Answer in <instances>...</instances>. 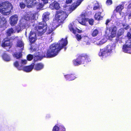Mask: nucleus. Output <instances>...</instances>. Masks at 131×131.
<instances>
[{
	"label": "nucleus",
	"instance_id": "5",
	"mask_svg": "<svg viewBox=\"0 0 131 131\" xmlns=\"http://www.w3.org/2000/svg\"><path fill=\"white\" fill-rule=\"evenodd\" d=\"M38 24L41 26H37L36 29L39 35L41 36L46 31L47 27V25L46 22L43 23L42 22L39 23Z\"/></svg>",
	"mask_w": 131,
	"mask_h": 131
},
{
	"label": "nucleus",
	"instance_id": "6",
	"mask_svg": "<svg viewBox=\"0 0 131 131\" xmlns=\"http://www.w3.org/2000/svg\"><path fill=\"white\" fill-rule=\"evenodd\" d=\"M125 45H123L122 49L123 52H125L130 53L129 48L131 49V41L128 40L126 42Z\"/></svg>",
	"mask_w": 131,
	"mask_h": 131
},
{
	"label": "nucleus",
	"instance_id": "12",
	"mask_svg": "<svg viewBox=\"0 0 131 131\" xmlns=\"http://www.w3.org/2000/svg\"><path fill=\"white\" fill-rule=\"evenodd\" d=\"M44 67L43 65L41 63H38L36 64L34 63V68L35 70L38 71L42 69Z\"/></svg>",
	"mask_w": 131,
	"mask_h": 131
},
{
	"label": "nucleus",
	"instance_id": "40",
	"mask_svg": "<svg viewBox=\"0 0 131 131\" xmlns=\"http://www.w3.org/2000/svg\"><path fill=\"white\" fill-rule=\"evenodd\" d=\"M36 4H37V6L38 9H40L42 8L43 6V5L41 3H36Z\"/></svg>",
	"mask_w": 131,
	"mask_h": 131
},
{
	"label": "nucleus",
	"instance_id": "30",
	"mask_svg": "<svg viewBox=\"0 0 131 131\" xmlns=\"http://www.w3.org/2000/svg\"><path fill=\"white\" fill-rule=\"evenodd\" d=\"M124 8V6L122 5H119L117 6L116 9V12L121 13L122 10Z\"/></svg>",
	"mask_w": 131,
	"mask_h": 131
},
{
	"label": "nucleus",
	"instance_id": "44",
	"mask_svg": "<svg viewBox=\"0 0 131 131\" xmlns=\"http://www.w3.org/2000/svg\"><path fill=\"white\" fill-rule=\"evenodd\" d=\"M19 6L21 9H24L25 8L26 5L24 3L20 2L19 4Z\"/></svg>",
	"mask_w": 131,
	"mask_h": 131
},
{
	"label": "nucleus",
	"instance_id": "29",
	"mask_svg": "<svg viewBox=\"0 0 131 131\" xmlns=\"http://www.w3.org/2000/svg\"><path fill=\"white\" fill-rule=\"evenodd\" d=\"M68 27L70 31L72 32V33L74 34H76V30L74 29L73 25L71 24H70L69 25Z\"/></svg>",
	"mask_w": 131,
	"mask_h": 131
},
{
	"label": "nucleus",
	"instance_id": "35",
	"mask_svg": "<svg viewBox=\"0 0 131 131\" xmlns=\"http://www.w3.org/2000/svg\"><path fill=\"white\" fill-rule=\"evenodd\" d=\"M34 58L33 55L29 54L27 55V59L28 60L30 61L31 60Z\"/></svg>",
	"mask_w": 131,
	"mask_h": 131
},
{
	"label": "nucleus",
	"instance_id": "26",
	"mask_svg": "<svg viewBox=\"0 0 131 131\" xmlns=\"http://www.w3.org/2000/svg\"><path fill=\"white\" fill-rule=\"evenodd\" d=\"M15 32L14 30L12 28H9L7 30L6 32L7 35L8 36H10L11 34Z\"/></svg>",
	"mask_w": 131,
	"mask_h": 131
},
{
	"label": "nucleus",
	"instance_id": "13",
	"mask_svg": "<svg viewBox=\"0 0 131 131\" xmlns=\"http://www.w3.org/2000/svg\"><path fill=\"white\" fill-rule=\"evenodd\" d=\"M34 63H32L30 65L24 67L23 68L24 71L26 72H29L31 71L34 68Z\"/></svg>",
	"mask_w": 131,
	"mask_h": 131
},
{
	"label": "nucleus",
	"instance_id": "1",
	"mask_svg": "<svg viewBox=\"0 0 131 131\" xmlns=\"http://www.w3.org/2000/svg\"><path fill=\"white\" fill-rule=\"evenodd\" d=\"M68 43L67 37H66L64 39L62 38L57 43H52L50 46L49 49L47 50V52L45 53L44 57L51 58L57 56Z\"/></svg>",
	"mask_w": 131,
	"mask_h": 131
},
{
	"label": "nucleus",
	"instance_id": "21",
	"mask_svg": "<svg viewBox=\"0 0 131 131\" xmlns=\"http://www.w3.org/2000/svg\"><path fill=\"white\" fill-rule=\"evenodd\" d=\"M114 49L115 47L113 44L111 45H108L107 46L106 50L110 54L112 52V50Z\"/></svg>",
	"mask_w": 131,
	"mask_h": 131
},
{
	"label": "nucleus",
	"instance_id": "3",
	"mask_svg": "<svg viewBox=\"0 0 131 131\" xmlns=\"http://www.w3.org/2000/svg\"><path fill=\"white\" fill-rule=\"evenodd\" d=\"M13 8L11 3L8 1L2 2L0 4V12L4 15H9Z\"/></svg>",
	"mask_w": 131,
	"mask_h": 131
},
{
	"label": "nucleus",
	"instance_id": "47",
	"mask_svg": "<svg viewBox=\"0 0 131 131\" xmlns=\"http://www.w3.org/2000/svg\"><path fill=\"white\" fill-rule=\"evenodd\" d=\"M75 29L76 32H77L78 33H81L82 32V30H81L77 28H76Z\"/></svg>",
	"mask_w": 131,
	"mask_h": 131
},
{
	"label": "nucleus",
	"instance_id": "41",
	"mask_svg": "<svg viewBox=\"0 0 131 131\" xmlns=\"http://www.w3.org/2000/svg\"><path fill=\"white\" fill-rule=\"evenodd\" d=\"M75 37L77 39L78 41H80L81 40L82 38V37L81 36V35L78 34H77L76 35Z\"/></svg>",
	"mask_w": 131,
	"mask_h": 131
},
{
	"label": "nucleus",
	"instance_id": "52",
	"mask_svg": "<svg viewBox=\"0 0 131 131\" xmlns=\"http://www.w3.org/2000/svg\"><path fill=\"white\" fill-rule=\"evenodd\" d=\"M129 26L127 25L126 27H125L124 28V29L125 30H127L129 28Z\"/></svg>",
	"mask_w": 131,
	"mask_h": 131
},
{
	"label": "nucleus",
	"instance_id": "38",
	"mask_svg": "<svg viewBox=\"0 0 131 131\" xmlns=\"http://www.w3.org/2000/svg\"><path fill=\"white\" fill-rule=\"evenodd\" d=\"M59 131H66V128L63 125H59Z\"/></svg>",
	"mask_w": 131,
	"mask_h": 131
},
{
	"label": "nucleus",
	"instance_id": "7",
	"mask_svg": "<svg viewBox=\"0 0 131 131\" xmlns=\"http://www.w3.org/2000/svg\"><path fill=\"white\" fill-rule=\"evenodd\" d=\"M10 24L12 26H15L17 23L18 18L17 15L12 16L9 18Z\"/></svg>",
	"mask_w": 131,
	"mask_h": 131
},
{
	"label": "nucleus",
	"instance_id": "9",
	"mask_svg": "<svg viewBox=\"0 0 131 131\" xmlns=\"http://www.w3.org/2000/svg\"><path fill=\"white\" fill-rule=\"evenodd\" d=\"M36 35L35 33L31 31L29 36V38L30 42L31 43H34L36 39Z\"/></svg>",
	"mask_w": 131,
	"mask_h": 131
},
{
	"label": "nucleus",
	"instance_id": "10",
	"mask_svg": "<svg viewBox=\"0 0 131 131\" xmlns=\"http://www.w3.org/2000/svg\"><path fill=\"white\" fill-rule=\"evenodd\" d=\"M117 28L116 26L113 25L109 28V30H111L110 37L112 38L115 37L116 35Z\"/></svg>",
	"mask_w": 131,
	"mask_h": 131
},
{
	"label": "nucleus",
	"instance_id": "4",
	"mask_svg": "<svg viewBox=\"0 0 131 131\" xmlns=\"http://www.w3.org/2000/svg\"><path fill=\"white\" fill-rule=\"evenodd\" d=\"M68 16L67 13L62 10H57L55 12V18L58 22L61 23L63 22Z\"/></svg>",
	"mask_w": 131,
	"mask_h": 131
},
{
	"label": "nucleus",
	"instance_id": "15",
	"mask_svg": "<svg viewBox=\"0 0 131 131\" xmlns=\"http://www.w3.org/2000/svg\"><path fill=\"white\" fill-rule=\"evenodd\" d=\"M50 14L48 12H46L44 13L42 16V21L43 23L46 22V21L49 19V15Z\"/></svg>",
	"mask_w": 131,
	"mask_h": 131
},
{
	"label": "nucleus",
	"instance_id": "2",
	"mask_svg": "<svg viewBox=\"0 0 131 131\" xmlns=\"http://www.w3.org/2000/svg\"><path fill=\"white\" fill-rule=\"evenodd\" d=\"M90 61V60L88 55L84 53L78 54L76 59L73 60V63L75 66H78L85 64Z\"/></svg>",
	"mask_w": 131,
	"mask_h": 131
},
{
	"label": "nucleus",
	"instance_id": "16",
	"mask_svg": "<svg viewBox=\"0 0 131 131\" xmlns=\"http://www.w3.org/2000/svg\"><path fill=\"white\" fill-rule=\"evenodd\" d=\"M64 77L67 80L71 81L75 79L74 75L73 74H68L64 75Z\"/></svg>",
	"mask_w": 131,
	"mask_h": 131
},
{
	"label": "nucleus",
	"instance_id": "18",
	"mask_svg": "<svg viewBox=\"0 0 131 131\" xmlns=\"http://www.w3.org/2000/svg\"><path fill=\"white\" fill-rule=\"evenodd\" d=\"M7 21L6 19L4 17L0 18V27H2L6 25Z\"/></svg>",
	"mask_w": 131,
	"mask_h": 131
},
{
	"label": "nucleus",
	"instance_id": "36",
	"mask_svg": "<svg viewBox=\"0 0 131 131\" xmlns=\"http://www.w3.org/2000/svg\"><path fill=\"white\" fill-rule=\"evenodd\" d=\"M24 44L22 41L19 40L17 42V46L21 48L22 47H23Z\"/></svg>",
	"mask_w": 131,
	"mask_h": 131
},
{
	"label": "nucleus",
	"instance_id": "28",
	"mask_svg": "<svg viewBox=\"0 0 131 131\" xmlns=\"http://www.w3.org/2000/svg\"><path fill=\"white\" fill-rule=\"evenodd\" d=\"M99 31L97 29H93L91 31V35L93 37L96 36L98 34Z\"/></svg>",
	"mask_w": 131,
	"mask_h": 131
},
{
	"label": "nucleus",
	"instance_id": "49",
	"mask_svg": "<svg viewBox=\"0 0 131 131\" xmlns=\"http://www.w3.org/2000/svg\"><path fill=\"white\" fill-rule=\"evenodd\" d=\"M111 20H109V19H106V22L105 23V24L106 25H108V23H109L110 21Z\"/></svg>",
	"mask_w": 131,
	"mask_h": 131
},
{
	"label": "nucleus",
	"instance_id": "53",
	"mask_svg": "<svg viewBox=\"0 0 131 131\" xmlns=\"http://www.w3.org/2000/svg\"><path fill=\"white\" fill-rule=\"evenodd\" d=\"M30 49L31 50H32V49H33V48L31 46L30 47Z\"/></svg>",
	"mask_w": 131,
	"mask_h": 131
},
{
	"label": "nucleus",
	"instance_id": "33",
	"mask_svg": "<svg viewBox=\"0 0 131 131\" xmlns=\"http://www.w3.org/2000/svg\"><path fill=\"white\" fill-rule=\"evenodd\" d=\"M97 5H95L93 7V9L95 10L97 9H99V10L101 9L102 11H103V9L102 7L100 6L99 4L98 3H97Z\"/></svg>",
	"mask_w": 131,
	"mask_h": 131
},
{
	"label": "nucleus",
	"instance_id": "19",
	"mask_svg": "<svg viewBox=\"0 0 131 131\" xmlns=\"http://www.w3.org/2000/svg\"><path fill=\"white\" fill-rule=\"evenodd\" d=\"M103 11H101V12H98L96 13L94 15V18L95 20H101L103 17L101 16L102 13Z\"/></svg>",
	"mask_w": 131,
	"mask_h": 131
},
{
	"label": "nucleus",
	"instance_id": "34",
	"mask_svg": "<svg viewBox=\"0 0 131 131\" xmlns=\"http://www.w3.org/2000/svg\"><path fill=\"white\" fill-rule=\"evenodd\" d=\"M86 20V18H82L81 20H79V22L81 24L83 25H86L85 21Z\"/></svg>",
	"mask_w": 131,
	"mask_h": 131
},
{
	"label": "nucleus",
	"instance_id": "31",
	"mask_svg": "<svg viewBox=\"0 0 131 131\" xmlns=\"http://www.w3.org/2000/svg\"><path fill=\"white\" fill-rule=\"evenodd\" d=\"M54 29L52 28L51 27H48V29L47 32V34H49L51 33H52V34H54L53 31L54 30Z\"/></svg>",
	"mask_w": 131,
	"mask_h": 131
},
{
	"label": "nucleus",
	"instance_id": "22",
	"mask_svg": "<svg viewBox=\"0 0 131 131\" xmlns=\"http://www.w3.org/2000/svg\"><path fill=\"white\" fill-rule=\"evenodd\" d=\"M35 17L34 15H32V16L30 17L28 15H25L24 16V19L26 20H31V21L32 20H34Z\"/></svg>",
	"mask_w": 131,
	"mask_h": 131
},
{
	"label": "nucleus",
	"instance_id": "8",
	"mask_svg": "<svg viewBox=\"0 0 131 131\" xmlns=\"http://www.w3.org/2000/svg\"><path fill=\"white\" fill-rule=\"evenodd\" d=\"M49 7L52 9H55L56 10H59L60 8L59 3L55 1L50 5Z\"/></svg>",
	"mask_w": 131,
	"mask_h": 131
},
{
	"label": "nucleus",
	"instance_id": "45",
	"mask_svg": "<svg viewBox=\"0 0 131 131\" xmlns=\"http://www.w3.org/2000/svg\"><path fill=\"white\" fill-rule=\"evenodd\" d=\"M127 37L129 39H131V34L129 32H127Z\"/></svg>",
	"mask_w": 131,
	"mask_h": 131
},
{
	"label": "nucleus",
	"instance_id": "50",
	"mask_svg": "<svg viewBox=\"0 0 131 131\" xmlns=\"http://www.w3.org/2000/svg\"><path fill=\"white\" fill-rule=\"evenodd\" d=\"M44 4H47L48 3V0H41Z\"/></svg>",
	"mask_w": 131,
	"mask_h": 131
},
{
	"label": "nucleus",
	"instance_id": "11",
	"mask_svg": "<svg viewBox=\"0 0 131 131\" xmlns=\"http://www.w3.org/2000/svg\"><path fill=\"white\" fill-rule=\"evenodd\" d=\"M124 32V29L122 28L119 29L118 30L117 33V37L115 38V40L114 42L115 43H116L118 42L119 40V37L123 34Z\"/></svg>",
	"mask_w": 131,
	"mask_h": 131
},
{
	"label": "nucleus",
	"instance_id": "43",
	"mask_svg": "<svg viewBox=\"0 0 131 131\" xmlns=\"http://www.w3.org/2000/svg\"><path fill=\"white\" fill-rule=\"evenodd\" d=\"M113 3L112 0H107L106 2V4L107 5H110Z\"/></svg>",
	"mask_w": 131,
	"mask_h": 131
},
{
	"label": "nucleus",
	"instance_id": "37",
	"mask_svg": "<svg viewBox=\"0 0 131 131\" xmlns=\"http://www.w3.org/2000/svg\"><path fill=\"white\" fill-rule=\"evenodd\" d=\"M59 125L57 124L55 125L53 127L52 131H59Z\"/></svg>",
	"mask_w": 131,
	"mask_h": 131
},
{
	"label": "nucleus",
	"instance_id": "17",
	"mask_svg": "<svg viewBox=\"0 0 131 131\" xmlns=\"http://www.w3.org/2000/svg\"><path fill=\"white\" fill-rule=\"evenodd\" d=\"M110 54V53L106 49L102 51H101L99 53V55L100 57H106Z\"/></svg>",
	"mask_w": 131,
	"mask_h": 131
},
{
	"label": "nucleus",
	"instance_id": "42",
	"mask_svg": "<svg viewBox=\"0 0 131 131\" xmlns=\"http://www.w3.org/2000/svg\"><path fill=\"white\" fill-rule=\"evenodd\" d=\"M14 66L16 67L19 69V64L18 62L17 61H16L13 64Z\"/></svg>",
	"mask_w": 131,
	"mask_h": 131
},
{
	"label": "nucleus",
	"instance_id": "54",
	"mask_svg": "<svg viewBox=\"0 0 131 131\" xmlns=\"http://www.w3.org/2000/svg\"><path fill=\"white\" fill-rule=\"evenodd\" d=\"M125 26V25H123V26Z\"/></svg>",
	"mask_w": 131,
	"mask_h": 131
},
{
	"label": "nucleus",
	"instance_id": "20",
	"mask_svg": "<svg viewBox=\"0 0 131 131\" xmlns=\"http://www.w3.org/2000/svg\"><path fill=\"white\" fill-rule=\"evenodd\" d=\"M10 43L9 40L4 39L1 44V46L3 47L9 46H10Z\"/></svg>",
	"mask_w": 131,
	"mask_h": 131
},
{
	"label": "nucleus",
	"instance_id": "32",
	"mask_svg": "<svg viewBox=\"0 0 131 131\" xmlns=\"http://www.w3.org/2000/svg\"><path fill=\"white\" fill-rule=\"evenodd\" d=\"M43 57L40 54L35 56L34 57V60L35 61H37L38 60H41L42 58Z\"/></svg>",
	"mask_w": 131,
	"mask_h": 131
},
{
	"label": "nucleus",
	"instance_id": "25",
	"mask_svg": "<svg viewBox=\"0 0 131 131\" xmlns=\"http://www.w3.org/2000/svg\"><path fill=\"white\" fill-rule=\"evenodd\" d=\"M13 57L16 59H18L22 57V54L21 52H15L13 54Z\"/></svg>",
	"mask_w": 131,
	"mask_h": 131
},
{
	"label": "nucleus",
	"instance_id": "24",
	"mask_svg": "<svg viewBox=\"0 0 131 131\" xmlns=\"http://www.w3.org/2000/svg\"><path fill=\"white\" fill-rule=\"evenodd\" d=\"M2 57L3 59L6 61H9L11 60V59L9 56L6 53H3Z\"/></svg>",
	"mask_w": 131,
	"mask_h": 131
},
{
	"label": "nucleus",
	"instance_id": "39",
	"mask_svg": "<svg viewBox=\"0 0 131 131\" xmlns=\"http://www.w3.org/2000/svg\"><path fill=\"white\" fill-rule=\"evenodd\" d=\"M88 21L89 24L91 26L93 25L94 24V20L92 18L88 19Z\"/></svg>",
	"mask_w": 131,
	"mask_h": 131
},
{
	"label": "nucleus",
	"instance_id": "14",
	"mask_svg": "<svg viewBox=\"0 0 131 131\" xmlns=\"http://www.w3.org/2000/svg\"><path fill=\"white\" fill-rule=\"evenodd\" d=\"M25 2L28 7H31L36 4V0H25Z\"/></svg>",
	"mask_w": 131,
	"mask_h": 131
},
{
	"label": "nucleus",
	"instance_id": "48",
	"mask_svg": "<svg viewBox=\"0 0 131 131\" xmlns=\"http://www.w3.org/2000/svg\"><path fill=\"white\" fill-rule=\"evenodd\" d=\"M72 0H66V3L67 4H71L72 3Z\"/></svg>",
	"mask_w": 131,
	"mask_h": 131
},
{
	"label": "nucleus",
	"instance_id": "23",
	"mask_svg": "<svg viewBox=\"0 0 131 131\" xmlns=\"http://www.w3.org/2000/svg\"><path fill=\"white\" fill-rule=\"evenodd\" d=\"M83 0H77L76 4H73L71 7V9L73 10H74L79 6Z\"/></svg>",
	"mask_w": 131,
	"mask_h": 131
},
{
	"label": "nucleus",
	"instance_id": "46",
	"mask_svg": "<svg viewBox=\"0 0 131 131\" xmlns=\"http://www.w3.org/2000/svg\"><path fill=\"white\" fill-rule=\"evenodd\" d=\"M21 64H26L27 62V61L26 60H20Z\"/></svg>",
	"mask_w": 131,
	"mask_h": 131
},
{
	"label": "nucleus",
	"instance_id": "27",
	"mask_svg": "<svg viewBox=\"0 0 131 131\" xmlns=\"http://www.w3.org/2000/svg\"><path fill=\"white\" fill-rule=\"evenodd\" d=\"M24 28V26H23V25L21 24L20 25H18L15 26L16 30L19 32L20 31L22 30Z\"/></svg>",
	"mask_w": 131,
	"mask_h": 131
},
{
	"label": "nucleus",
	"instance_id": "51",
	"mask_svg": "<svg viewBox=\"0 0 131 131\" xmlns=\"http://www.w3.org/2000/svg\"><path fill=\"white\" fill-rule=\"evenodd\" d=\"M128 7L129 9H131V3L129 5Z\"/></svg>",
	"mask_w": 131,
	"mask_h": 131
},
{
	"label": "nucleus",
	"instance_id": "55",
	"mask_svg": "<svg viewBox=\"0 0 131 131\" xmlns=\"http://www.w3.org/2000/svg\"><path fill=\"white\" fill-rule=\"evenodd\" d=\"M130 30L131 31V28L130 29Z\"/></svg>",
	"mask_w": 131,
	"mask_h": 131
}]
</instances>
